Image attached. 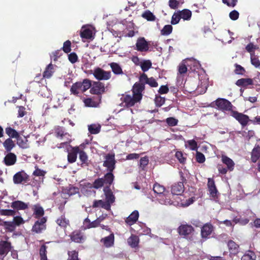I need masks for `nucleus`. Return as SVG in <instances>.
<instances>
[{"mask_svg": "<svg viewBox=\"0 0 260 260\" xmlns=\"http://www.w3.org/2000/svg\"><path fill=\"white\" fill-rule=\"evenodd\" d=\"M91 86V81L88 79H84L81 81L76 82L72 85L70 91L75 95H78L80 92L83 93Z\"/></svg>", "mask_w": 260, "mask_h": 260, "instance_id": "nucleus-1", "label": "nucleus"}, {"mask_svg": "<svg viewBox=\"0 0 260 260\" xmlns=\"http://www.w3.org/2000/svg\"><path fill=\"white\" fill-rule=\"evenodd\" d=\"M221 158V161L226 166V168L223 167L222 165H218L217 168L219 173L222 175H225L228 171H233L235 165L234 161L225 155H222Z\"/></svg>", "mask_w": 260, "mask_h": 260, "instance_id": "nucleus-2", "label": "nucleus"}, {"mask_svg": "<svg viewBox=\"0 0 260 260\" xmlns=\"http://www.w3.org/2000/svg\"><path fill=\"white\" fill-rule=\"evenodd\" d=\"M214 103L217 107V109L223 112L231 111L232 112V111H233V105L225 99L218 98L214 102ZM212 104H213V103Z\"/></svg>", "mask_w": 260, "mask_h": 260, "instance_id": "nucleus-3", "label": "nucleus"}, {"mask_svg": "<svg viewBox=\"0 0 260 260\" xmlns=\"http://www.w3.org/2000/svg\"><path fill=\"white\" fill-rule=\"evenodd\" d=\"M9 238L7 236L5 237L6 240L0 241V259L4 260V257L11 250L12 248V244L8 241Z\"/></svg>", "mask_w": 260, "mask_h": 260, "instance_id": "nucleus-4", "label": "nucleus"}, {"mask_svg": "<svg viewBox=\"0 0 260 260\" xmlns=\"http://www.w3.org/2000/svg\"><path fill=\"white\" fill-rule=\"evenodd\" d=\"M92 74L94 78L99 81L108 80L111 77L110 71H105L99 67L95 68Z\"/></svg>", "mask_w": 260, "mask_h": 260, "instance_id": "nucleus-5", "label": "nucleus"}, {"mask_svg": "<svg viewBox=\"0 0 260 260\" xmlns=\"http://www.w3.org/2000/svg\"><path fill=\"white\" fill-rule=\"evenodd\" d=\"M194 229L193 227L189 224H182L177 228V232L179 235L183 238L187 239L191 235Z\"/></svg>", "mask_w": 260, "mask_h": 260, "instance_id": "nucleus-6", "label": "nucleus"}, {"mask_svg": "<svg viewBox=\"0 0 260 260\" xmlns=\"http://www.w3.org/2000/svg\"><path fill=\"white\" fill-rule=\"evenodd\" d=\"M105 160L103 162V166L107 168L108 171L113 172L115 169L116 161L115 159L114 153H108L105 156Z\"/></svg>", "mask_w": 260, "mask_h": 260, "instance_id": "nucleus-7", "label": "nucleus"}, {"mask_svg": "<svg viewBox=\"0 0 260 260\" xmlns=\"http://www.w3.org/2000/svg\"><path fill=\"white\" fill-rule=\"evenodd\" d=\"M231 116L235 118L243 127L247 125L248 122L251 120L249 119L248 115L236 111H232Z\"/></svg>", "mask_w": 260, "mask_h": 260, "instance_id": "nucleus-8", "label": "nucleus"}, {"mask_svg": "<svg viewBox=\"0 0 260 260\" xmlns=\"http://www.w3.org/2000/svg\"><path fill=\"white\" fill-rule=\"evenodd\" d=\"M13 180L15 184H24L29 181V177L24 171H21L13 176Z\"/></svg>", "mask_w": 260, "mask_h": 260, "instance_id": "nucleus-9", "label": "nucleus"}, {"mask_svg": "<svg viewBox=\"0 0 260 260\" xmlns=\"http://www.w3.org/2000/svg\"><path fill=\"white\" fill-rule=\"evenodd\" d=\"M90 88V93L93 94L101 95L105 91L104 84L100 81L93 82Z\"/></svg>", "mask_w": 260, "mask_h": 260, "instance_id": "nucleus-10", "label": "nucleus"}, {"mask_svg": "<svg viewBox=\"0 0 260 260\" xmlns=\"http://www.w3.org/2000/svg\"><path fill=\"white\" fill-rule=\"evenodd\" d=\"M47 222V217H43L35 222L32 226V231L37 234L42 233L46 229L45 223Z\"/></svg>", "mask_w": 260, "mask_h": 260, "instance_id": "nucleus-11", "label": "nucleus"}, {"mask_svg": "<svg viewBox=\"0 0 260 260\" xmlns=\"http://www.w3.org/2000/svg\"><path fill=\"white\" fill-rule=\"evenodd\" d=\"M214 231V226L210 223H206L201 228V236L203 239L205 240L209 238L210 235Z\"/></svg>", "mask_w": 260, "mask_h": 260, "instance_id": "nucleus-12", "label": "nucleus"}, {"mask_svg": "<svg viewBox=\"0 0 260 260\" xmlns=\"http://www.w3.org/2000/svg\"><path fill=\"white\" fill-rule=\"evenodd\" d=\"M145 89V85L143 82H136L134 84L133 88V94L136 96V99L142 100V92Z\"/></svg>", "mask_w": 260, "mask_h": 260, "instance_id": "nucleus-13", "label": "nucleus"}, {"mask_svg": "<svg viewBox=\"0 0 260 260\" xmlns=\"http://www.w3.org/2000/svg\"><path fill=\"white\" fill-rule=\"evenodd\" d=\"M139 81L140 82H143L144 85L147 84L152 87L158 86V83L156 80L153 77L148 78L147 75L144 73L140 76Z\"/></svg>", "mask_w": 260, "mask_h": 260, "instance_id": "nucleus-14", "label": "nucleus"}, {"mask_svg": "<svg viewBox=\"0 0 260 260\" xmlns=\"http://www.w3.org/2000/svg\"><path fill=\"white\" fill-rule=\"evenodd\" d=\"M136 50L140 52H146L149 50V45L144 37L138 39L136 44Z\"/></svg>", "mask_w": 260, "mask_h": 260, "instance_id": "nucleus-15", "label": "nucleus"}, {"mask_svg": "<svg viewBox=\"0 0 260 260\" xmlns=\"http://www.w3.org/2000/svg\"><path fill=\"white\" fill-rule=\"evenodd\" d=\"M56 224L60 226V228L65 231L68 227L70 226V220L66 217L65 213L58 217L55 220Z\"/></svg>", "mask_w": 260, "mask_h": 260, "instance_id": "nucleus-16", "label": "nucleus"}, {"mask_svg": "<svg viewBox=\"0 0 260 260\" xmlns=\"http://www.w3.org/2000/svg\"><path fill=\"white\" fill-rule=\"evenodd\" d=\"M13 220L9 221L10 233L15 231L16 226H19L24 223V220L20 216H13Z\"/></svg>", "mask_w": 260, "mask_h": 260, "instance_id": "nucleus-17", "label": "nucleus"}, {"mask_svg": "<svg viewBox=\"0 0 260 260\" xmlns=\"http://www.w3.org/2000/svg\"><path fill=\"white\" fill-rule=\"evenodd\" d=\"M70 237L72 241L78 243H83L86 239L85 236L80 231H73Z\"/></svg>", "mask_w": 260, "mask_h": 260, "instance_id": "nucleus-18", "label": "nucleus"}, {"mask_svg": "<svg viewBox=\"0 0 260 260\" xmlns=\"http://www.w3.org/2000/svg\"><path fill=\"white\" fill-rule=\"evenodd\" d=\"M28 203H25L23 201L17 200L11 203V207L13 210L17 212L19 210H24L28 209Z\"/></svg>", "mask_w": 260, "mask_h": 260, "instance_id": "nucleus-19", "label": "nucleus"}, {"mask_svg": "<svg viewBox=\"0 0 260 260\" xmlns=\"http://www.w3.org/2000/svg\"><path fill=\"white\" fill-rule=\"evenodd\" d=\"M140 101V100L136 99V96L134 94H133L132 96L130 95H126L123 97V102L127 107H132Z\"/></svg>", "mask_w": 260, "mask_h": 260, "instance_id": "nucleus-20", "label": "nucleus"}, {"mask_svg": "<svg viewBox=\"0 0 260 260\" xmlns=\"http://www.w3.org/2000/svg\"><path fill=\"white\" fill-rule=\"evenodd\" d=\"M55 66L51 63H49L45 68L43 73V77L40 79L41 80L43 79H49L53 75L55 72Z\"/></svg>", "mask_w": 260, "mask_h": 260, "instance_id": "nucleus-21", "label": "nucleus"}, {"mask_svg": "<svg viewBox=\"0 0 260 260\" xmlns=\"http://www.w3.org/2000/svg\"><path fill=\"white\" fill-rule=\"evenodd\" d=\"M184 191V185L182 182H177L172 185L171 192L174 195H181Z\"/></svg>", "mask_w": 260, "mask_h": 260, "instance_id": "nucleus-22", "label": "nucleus"}, {"mask_svg": "<svg viewBox=\"0 0 260 260\" xmlns=\"http://www.w3.org/2000/svg\"><path fill=\"white\" fill-rule=\"evenodd\" d=\"M79 150V147L78 146L72 147L68 154V161L69 163L72 164L76 161Z\"/></svg>", "mask_w": 260, "mask_h": 260, "instance_id": "nucleus-23", "label": "nucleus"}, {"mask_svg": "<svg viewBox=\"0 0 260 260\" xmlns=\"http://www.w3.org/2000/svg\"><path fill=\"white\" fill-rule=\"evenodd\" d=\"M104 193L106 197V203H109V205H111L115 202V196L113 193V192L109 186H107L104 189Z\"/></svg>", "mask_w": 260, "mask_h": 260, "instance_id": "nucleus-24", "label": "nucleus"}, {"mask_svg": "<svg viewBox=\"0 0 260 260\" xmlns=\"http://www.w3.org/2000/svg\"><path fill=\"white\" fill-rule=\"evenodd\" d=\"M207 186L210 196L214 198L216 197L217 189L216 187L215 182L213 179H208Z\"/></svg>", "mask_w": 260, "mask_h": 260, "instance_id": "nucleus-25", "label": "nucleus"}, {"mask_svg": "<svg viewBox=\"0 0 260 260\" xmlns=\"http://www.w3.org/2000/svg\"><path fill=\"white\" fill-rule=\"evenodd\" d=\"M101 242L103 243L104 245L107 248H109L113 246L114 244V234L112 233L108 236L102 238L101 240Z\"/></svg>", "mask_w": 260, "mask_h": 260, "instance_id": "nucleus-26", "label": "nucleus"}, {"mask_svg": "<svg viewBox=\"0 0 260 260\" xmlns=\"http://www.w3.org/2000/svg\"><path fill=\"white\" fill-rule=\"evenodd\" d=\"M16 160V155L13 153L9 152L5 156L4 162L6 166H10L14 165Z\"/></svg>", "mask_w": 260, "mask_h": 260, "instance_id": "nucleus-27", "label": "nucleus"}, {"mask_svg": "<svg viewBox=\"0 0 260 260\" xmlns=\"http://www.w3.org/2000/svg\"><path fill=\"white\" fill-rule=\"evenodd\" d=\"M34 211L35 217L37 219H40L43 217L45 214V212L43 207L39 204L34 205L32 208Z\"/></svg>", "mask_w": 260, "mask_h": 260, "instance_id": "nucleus-28", "label": "nucleus"}, {"mask_svg": "<svg viewBox=\"0 0 260 260\" xmlns=\"http://www.w3.org/2000/svg\"><path fill=\"white\" fill-rule=\"evenodd\" d=\"M46 173V172L41 170L39 169L38 167H35V170L32 173V176L35 177H38L39 180L35 179V178H33V183H34L35 181H36L37 182H41L43 181V178Z\"/></svg>", "mask_w": 260, "mask_h": 260, "instance_id": "nucleus-29", "label": "nucleus"}, {"mask_svg": "<svg viewBox=\"0 0 260 260\" xmlns=\"http://www.w3.org/2000/svg\"><path fill=\"white\" fill-rule=\"evenodd\" d=\"M139 216V212L137 210L134 211L125 219V222L129 225L135 223Z\"/></svg>", "mask_w": 260, "mask_h": 260, "instance_id": "nucleus-30", "label": "nucleus"}, {"mask_svg": "<svg viewBox=\"0 0 260 260\" xmlns=\"http://www.w3.org/2000/svg\"><path fill=\"white\" fill-rule=\"evenodd\" d=\"M260 158V146L255 145L251 152V160L256 162Z\"/></svg>", "mask_w": 260, "mask_h": 260, "instance_id": "nucleus-31", "label": "nucleus"}, {"mask_svg": "<svg viewBox=\"0 0 260 260\" xmlns=\"http://www.w3.org/2000/svg\"><path fill=\"white\" fill-rule=\"evenodd\" d=\"M139 238L136 235L132 234L127 239L128 244L133 248H138L139 243Z\"/></svg>", "mask_w": 260, "mask_h": 260, "instance_id": "nucleus-32", "label": "nucleus"}, {"mask_svg": "<svg viewBox=\"0 0 260 260\" xmlns=\"http://www.w3.org/2000/svg\"><path fill=\"white\" fill-rule=\"evenodd\" d=\"M92 207L93 208L101 207L107 210H109L111 208V205L102 200H94Z\"/></svg>", "mask_w": 260, "mask_h": 260, "instance_id": "nucleus-33", "label": "nucleus"}, {"mask_svg": "<svg viewBox=\"0 0 260 260\" xmlns=\"http://www.w3.org/2000/svg\"><path fill=\"white\" fill-rule=\"evenodd\" d=\"M230 253L236 255L239 252V246L233 240L229 241L228 243Z\"/></svg>", "mask_w": 260, "mask_h": 260, "instance_id": "nucleus-34", "label": "nucleus"}, {"mask_svg": "<svg viewBox=\"0 0 260 260\" xmlns=\"http://www.w3.org/2000/svg\"><path fill=\"white\" fill-rule=\"evenodd\" d=\"M236 84L239 87H245L253 84V81L250 78H241L236 81Z\"/></svg>", "mask_w": 260, "mask_h": 260, "instance_id": "nucleus-35", "label": "nucleus"}, {"mask_svg": "<svg viewBox=\"0 0 260 260\" xmlns=\"http://www.w3.org/2000/svg\"><path fill=\"white\" fill-rule=\"evenodd\" d=\"M103 181L104 183L107 184L109 187L113 183L114 179V176L113 174V172L108 171L103 178Z\"/></svg>", "mask_w": 260, "mask_h": 260, "instance_id": "nucleus-36", "label": "nucleus"}, {"mask_svg": "<svg viewBox=\"0 0 260 260\" xmlns=\"http://www.w3.org/2000/svg\"><path fill=\"white\" fill-rule=\"evenodd\" d=\"M80 37L86 40L91 39L92 38V31L89 28H82L80 31Z\"/></svg>", "mask_w": 260, "mask_h": 260, "instance_id": "nucleus-37", "label": "nucleus"}, {"mask_svg": "<svg viewBox=\"0 0 260 260\" xmlns=\"http://www.w3.org/2000/svg\"><path fill=\"white\" fill-rule=\"evenodd\" d=\"M3 146L6 151L10 152L15 146V144L11 138H8L4 142Z\"/></svg>", "mask_w": 260, "mask_h": 260, "instance_id": "nucleus-38", "label": "nucleus"}, {"mask_svg": "<svg viewBox=\"0 0 260 260\" xmlns=\"http://www.w3.org/2000/svg\"><path fill=\"white\" fill-rule=\"evenodd\" d=\"M109 65L114 74L121 75L123 74L122 68L118 63L116 62H111Z\"/></svg>", "mask_w": 260, "mask_h": 260, "instance_id": "nucleus-39", "label": "nucleus"}, {"mask_svg": "<svg viewBox=\"0 0 260 260\" xmlns=\"http://www.w3.org/2000/svg\"><path fill=\"white\" fill-rule=\"evenodd\" d=\"M6 134L10 137L9 138H19V134L14 128L11 127H7L5 129Z\"/></svg>", "mask_w": 260, "mask_h": 260, "instance_id": "nucleus-40", "label": "nucleus"}, {"mask_svg": "<svg viewBox=\"0 0 260 260\" xmlns=\"http://www.w3.org/2000/svg\"><path fill=\"white\" fill-rule=\"evenodd\" d=\"M181 18L184 20H189L190 19L192 13L191 11L188 9H183L182 11H178Z\"/></svg>", "mask_w": 260, "mask_h": 260, "instance_id": "nucleus-41", "label": "nucleus"}, {"mask_svg": "<svg viewBox=\"0 0 260 260\" xmlns=\"http://www.w3.org/2000/svg\"><path fill=\"white\" fill-rule=\"evenodd\" d=\"M17 144L20 147L23 149H26L29 147L27 144V140L26 138H22L20 136H19V138H16Z\"/></svg>", "mask_w": 260, "mask_h": 260, "instance_id": "nucleus-42", "label": "nucleus"}, {"mask_svg": "<svg viewBox=\"0 0 260 260\" xmlns=\"http://www.w3.org/2000/svg\"><path fill=\"white\" fill-rule=\"evenodd\" d=\"M101 126L100 124H92L88 126V129L91 134H97L100 132Z\"/></svg>", "mask_w": 260, "mask_h": 260, "instance_id": "nucleus-43", "label": "nucleus"}, {"mask_svg": "<svg viewBox=\"0 0 260 260\" xmlns=\"http://www.w3.org/2000/svg\"><path fill=\"white\" fill-rule=\"evenodd\" d=\"M153 190L154 193L159 195H162L164 194V192L165 190V188L164 186L160 185V184L155 183L153 185Z\"/></svg>", "mask_w": 260, "mask_h": 260, "instance_id": "nucleus-44", "label": "nucleus"}, {"mask_svg": "<svg viewBox=\"0 0 260 260\" xmlns=\"http://www.w3.org/2000/svg\"><path fill=\"white\" fill-rule=\"evenodd\" d=\"M140 66L141 70L144 72H146L152 67V62L150 60H144L141 62Z\"/></svg>", "mask_w": 260, "mask_h": 260, "instance_id": "nucleus-45", "label": "nucleus"}, {"mask_svg": "<svg viewBox=\"0 0 260 260\" xmlns=\"http://www.w3.org/2000/svg\"><path fill=\"white\" fill-rule=\"evenodd\" d=\"M84 105L88 107H97L99 104L98 101H95L91 98H86L83 100Z\"/></svg>", "mask_w": 260, "mask_h": 260, "instance_id": "nucleus-46", "label": "nucleus"}, {"mask_svg": "<svg viewBox=\"0 0 260 260\" xmlns=\"http://www.w3.org/2000/svg\"><path fill=\"white\" fill-rule=\"evenodd\" d=\"M256 257V255L253 251L248 250L243 255L241 260H255Z\"/></svg>", "mask_w": 260, "mask_h": 260, "instance_id": "nucleus-47", "label": "nucleus"}, {"mask_svg": "<svg viewBox=\"0 0 260 260\" xmlns=\"http://www.w3.org/2000/svg\"><path fill=\"white\" fill-rule=\"evenodd\" d=\"M250 61L251 64L256 68L260 69V60L257 55L255 54H251Z\"/></svg>", "mask_w": 260, "mask_h": 260, "instance_id": "nucleus-48", "label": "nucleus"}, {"mask_svg": "<svg viewBox=\"0 0 260 260\" xmlns=\"http://www.w3.org/2000/svg\"><path fill=\"white\" fill-rule=\"evenodd\" d=\"M16 214V211L13 209H0V215L2 216H14Z\"/></svg>", "mask_w": 260, "mask_h": 260, "instance_id": "nucleus-49", "label": "nucleus"}, {"mask_svg": "<svg viewBox=\"0 0 260 260\" xmlns=\"http://www.w3.org/2000/svg\"><path fill=\"white\" fill-rule=\"evenodd\" d=\"M143 18L146 19L148 21H155L156 17L149 10L145 11L142 15Z\"/></svg>", "mask_w": 260, "mask_h": 260, "instance_id": "nucleus-50", "label": "nucleus"}, {"mask_svg": "<svg viewBox=\"0 0 260 260\" xmlns=\"http://www.w3.org/2000/svg\"><path fill=\"white\" fill-rule=\"evenodd\" d=\"M47 247L45 244H43L41 246L39 250L41 260H47Z\"/></svg>", "mask_w": 260, "mask_h": 260, "instance_id": "nucleus-51", "label": "nucleus"}, {"mask_svg": "<svg viewBox=\"0 0 260 260\" xmlns=\"http://www.w3.org/2000/svg\"><path fill=\"white\" fill-rule=\"evenodd\" d=\"M183 3V0H169V6L171 9L175 10L179 7L180 3Z\"/></svg>", "mask_w": 260, "mask_h": 260, "instance_id": "nucleus-52", "label": "nucleus"}, {"mask_svg": "<svg viewBox=\"0 0 260 260\" xmlns=\"http://www.w3.org/2000/svg\"><path fill=\"white\" fill-rule=\"evenodd\" d=\"M78 153L79 154V159L81 161L82 164H87L88 156L86 152L83 150L79 149Z\"/></svg>", "mask_w": 260, "mask_h": 260, "instance_id": "nucleus-53", "label": "nucleus"}, {"mask_svg": "<svg viewBox=\"0 0 260 260\" xmlns=\"http://www.w3.org/2000/svg\"><path fill=\"white\" fill-rule=\"evenodd\" d=\"M188 145L189 149L191 150H197L198 148V143L194 140H189L185 142V146Z\"/></svg>", "mask_w": 260, "mask_h": 260, "instance_id": "nucleus-54", "label": "nucleus"}, {"mask_svg": "<svg viewBox=\"0 0 260 260\" xmlns=\"http://www.w3.org/2000/svg\"><path fill=\"white\" fill-rule=\"evenodd\" d=\"M173 27L171 25H166L161 30V35L168 36L172 33Z\"/></svg>", "mask_w": 260, "mask_h": 260, "instance_id": "nucleus-55", "label": "nucleus"}, {"mask_svg": "<svg viewBox=\"0 0 260 260\" xmlns=\"http://www.w3.org/2000/svg\"><path fill=\"white\" fill-rule=\"evenodd\" d=\"M67 193L69 196H73L79 192V188L73 185H70L67 188Z\"/></svg>", "mask_w": 260, "mask_h": 260, "instance_id": "nucleus-56", "label": "nucleus"}, {"mask_svg": "<svg viewBox=\"0 0 260 260\" xmlns=\"http://www.w3.org/2000/svg\"><path fill=\"white\" fill-rule=\"evenodd\" d=\"M68 258L67 260H79L78 257V252L76 250L69 251Z\"/></svg>", "mask_w": 260, "mask_h": 260, "instance_id": "nucleus-57", "label": "nucleus"}, {"mask_svg": "<svg viewBox=\"0 0 260 260\" xmlns=\"http://www.w3.org/2000/svg\"><path fill=\"white\" fill-rule=\"evenodd\" d=\"M257 49H258V47L254 45L252 43H249L245 47V49L248 52L250 53V55H251V54H255L254 51Z\"/></svg>", "mask_w": 260, "mask_h": 260, "instance_id": "nucleus-58", "label": "nucleus"}, {"mask_svg": "<svg viewBox=\"0 0 260 260\" xmlns=\"http://www.w3.org/2000/svg\"><path fill=\"white\" fill-rule=\"evenodd\" d=\"M181 18L180 15L178 11L177 13H174L171 18V24L175 25L178 23Z\"/></svg>", "mask_w": 260, "mask_h": 260, "instance_id": "nucleus-59", "label": "nucleus"}, {"mask_svg": "<svg viewBox=\"0 0 260 260\" xmlns=\"http://www.w3.org/2000/svg\"><path fill=\"white\" fill-rule=\"evenodd\" d=\"M167 124L170 126H174L178 124V120L174 117H169L166 120Z\"/></svg>", "mask_w": 260, "mask_h": 260, "instance_id": "nucleus-60", "label": "nucleus"}, {"mask_svg": "<svg viewBox=\"0 0 260 260\" xmlns=\"http://www.w3.org/2000/svg\"><path fill=\"white\" fill-rule=\"evenodd\" d=\"M71 42L69 40L65 41L62 48V50L66 53H68L71 51Z\"/></svg>", "mask_w": 260, "mask_h": 260, "instance_id": "nucleus-61", "label": "nucleus"}, {"mask_svg": "<svg viewBox=\"0 0 260 260\" xmlns=\"http://www.w3.org/2000/svg\"><path fill=\"white\" fill-rule=\"evenodd\" d=\"M149 159L148 157L146 156L141 158L139 161V166L140 167L142 168V170H144L146 166L148 164Z\"/></svg>", "mask_w": 260, "mask_h": 260, "instance_id": "nucleus-62", "label": "nucleus"}, {"mask_svg": "<svg viewBox=\"0 0 260 260\" xmlns=\"http://www.w3.org/2000/svg\"><path fill=\"white\" fill-rule=\"evenodd\" d=\"M103 178H99L94 180L93 183V186L94 188L98 189L101 187H102L104 183V181H103Z\"/></svg>", "mask_w": 260, "mask_h": 260, "instance_id": "nucleus-63", "label": "nucleus"}, {"mask_svg": "<svg viewBox=\"0 0 260 260\" xmlns=\"http://www.w3.org/2000/svg\"><path fill=\"white\" fill-rule=\"evenodd\" d=\"M235 73L236 74L238 75H243L245 72V69L242 67L241 66L238 64L237 63H236L235 64Z\"/></svg>", "mask_w": 260, "mask_h": 260, "instance_id": "nucleus-64", "label": "nucleus"}]
</instances>
